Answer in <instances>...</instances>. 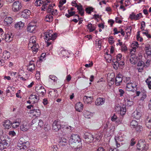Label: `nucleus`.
Instances as JSON below:
<instances>
[{
  "instance_id": "obj_1",
  "label": "nucleus",
  "mask_w": 151,
  "mask_h": 151,
  "mask_svg": "<svg viewBox=\"0 0 151 151\" xmlns=\"http://www.w3.org/2000/svg\"><path fill=\"white\" fill-rule=\"evenodd\" d=\"M81 139L78 135L72 134L69 139V144L70 146L75 149L79 148L81 146Z\"/></svg>"
},
{
  "instance_id": "obj_2",
  "label": "nucleus",
  "mask_w": 151,
  "mask_h": 151,
  "mask_svg": "<svg viewBox=\"0 0 151 151\" xmlns=\"http://www.w3.org/2000/svg\"><path fill=\"white\" fill-rule=\"evenodd\" d=\"M44 35L45 41L46 42L47 46H48L51 44L53 41L56 39L57 34L53 33L52 30H50L44 33Z\"/></svg>"
},
{
  "instance_id": "obj_3",
  "label": "nucleus",
  "mask_w": 151,
  "mask_h": 151,
  "mask_svg": "<svg viewBox=\"0 0 151 151\" xmlns=\"http://www.w3.org/2000/svg\"><path fill=\"white\" fill-rule=\"evenodd\" d=\"M36 38L35 36H32L29 40L28 48L32 50L34 53L35 54L38 50V45L36 44Z\"/></svg>"
},
{
  "instance_id": "obj_4",
  "label": "nucleus",
  "mask_w": 151,
  "mask_h": 151,
  "mask_svg": "<svg viewBox=\"0 0 151 151\" xmlns=\"http://www.w3.org/2000/svg\"><path fill=\"white\" fill-rule=\"evenodd\" d=\"M29 147V142L23 138H20L17 144V148L19 150H26Z\"/></svg>"
},
{
  "instance_id": "obj_5",
  "label": "nucleus",
  "mask_w": 151,
  "mask_h": 151,
  "mask_svg": "<svg viewBox=\"0 0 151 151\" xmlns=\"http://www.w3.org/2000/svg\"><path fill=\"white\" fill-rule=\"evenodd\" d=\"M22 7L21 2L17 1L13 3L12 5V9L14 12H17L21 9Z\"/></svg>"
},
{
  "instance_id": "obj_6",
  "label": "nucleus",
  "mask_w": 151,
  "mask_h": 151,
  "mask_svg": "<svg viewBox=\"0 0 151 151\" xmlns=\"http://www.w3.org/2000/svg\"><path fill=\"white\" fill-rule=\"evenodd\" d=\"M137 149L141 151H146L148 149L146 145V143L143 140H140L137 145Z\"/></svg>"
},
{
  "instance_id": "obj_7",
  "label": "nucleus",
  "mask_w": 151,
  "mask_h": 151,
  "mask_svg": "<svg viewBox=\"0 0 151 151\" xmlns=\"http://www.w3.org/2000/svg\"><path fill=\"white\" fill-rule=\"evenodd\" d=\"M35 91L37 94L40 96H44L46 93V91L44 87L39 85L36 86Z\"/></svg>"
},
{
  "instance_id": "obj_8",
  "label": "nucleus",
  "mask_w": 151,
  "mask_h": 151,
  "mask_svg": "<svg viewBox=\"0 0 151 151\" xmlns=\"http://www.w3.org/2000/svg\"><path fill=\"white\" fill-rule=\"evenodd\" d=\"M61 128V122L59 120H56L52 124V129L55 132L58 131Z\"/></svg>"
},
{
  "instance_id": "obj_9",
  "label": "nucleus",
  "mask_w": 151,
  "mask_h": 151,
  "mask_svg": "<svg viewBox=\"0 0 151 151\" xmlns=\"http://www.w3.org/2000/svg\"><path fill=\"white\" fill-rule=\"evenodd\" d=\"M84 138L85 142L88 143L92 142L94 139L93 135L89 133H86L84 134Z\"/></svg>"
},
{
  "instance_id": "obj_10",
  "label": "nucleus",
  "mask_w": 151,
  "mask_h": 151,
  "mask_svg": "<svg viewBox=\"0 0 151 151\" xmlns=\"http://www.w3.org/2000/svg\"><path fill=\"white\" fill-rule=\"evenodd\" d=\"M29 101L32 103V104L37 103L39 100V97L36 95L33 94L31 95L29 97Z\"/></svg>"
},
{
  "instance_id": "obj_11",
  "label": "nucleus",
  "mask_w": 151,
  "mask_h": 151,
  "mask_svg": "<svg viewBox=\"0 0 151 151\" xmlns=\"http://www.w3.org/2000/svg\"><path fill=\"white\" fill-rule=\"evenodd\" d=\"M36 28L35 24L34 22L30 23L27 27V31L31 33L33 32Z\"/></svg>"
},
{
  "instance_id": "obj_12",
  "label": "nucleus",
  "mask_w": 151,
  "mask_h": 151,
  "mask_svg": "<svg viewBox=\"0 0 151 151\" xmlns=\"http://www.w3.org/2000/svg\"><path fill=\"white\" fill-rule=\"evenodd\" d=\"M35 108L31 110L30 112L31 115L32 116L38 117L40 116L41 114V111L39 109H37Z\"/></svg>"
},
{
  "instance_id": "obj_13",
  "label": "nucleus",
  "mask_w": 151,
  "mask_h": 151,
  "mask_svg": "<svg viewBox=\"0 0 151 151\" xmlns=\"http://www.w3.org/2000/svg\"><path fill=\"white\" fill-rule=\"evenodd\" d=\"M105 99L104 98L99 97L96 99L95 102V105L97 106L103 105L105 102Z\"/></svg>"
},
{
  "instance_id": "obj_14",
  "label": "nucleus",
  "mask_w": 151,
  "mask_h": 151,
  "mask_svg": "<svg viewBox=\"0 0 151 151\" xmlns=\"http://www.w3.org/2000/svg\"><path fill=\"white\" fill-rule=\"evenodd\" d=\"M131 56L129 58L130 63L134 65L136 62L137 58L135 55L132 52H130Z\"/></svg>"
},
{
  "instance_id": "obj_15",
  "label": "nucleus",
  "mask_w": 151,
  "mask_h": 151,
  "mask_svg": "<svg viewBox=\"0 0 151 151\" xmlns=\"http://www.w3.org/2000/svg\"><path fill=\"white\" fill-rule=\"evenodd\" d=\"M142 14L139 13L137 15H135L134 13H132L130 15L129 18L131 19H135L137 20L139 19L142 16Z\"/></svg>"
},
{
  "instance_id": "obj_16",
  "label": "nucleus",
  "mask_w": 151,
  "mask_h": 151,
  "mask_svg": "<svg viewBox=\"0 0 151 151\" xmlns=\"http://www.w3.org/2000/svg\"><path fill=\"white\" fill-rule=\"evenodd\" d=\"M122 75L118 74L116 77L115 80V84L116 86H119L120 85L122 80Z\"/></svg>"
},
{
  "instance_id": "obj_17",
  "label": "nucleus",
  "mask_w": 151,
  "mask_h": 151,
  "mask_svg": "<svg viewBox=\"0 0 151 151\" xmlns=\"http://www.w3.org/2000/svg\"><path fill=\"white\" fill-rule=\"evenodd\" d=\"M35 68V65L34 61H31L29 62V64L27 67V70L28 71L32 72Z\"/></svg>"
},
{
  "instance_id": "obj_18",
  "label": "nucleus",
  "mask_w": 151,
  "mask_h": 151,
  "mask_svg": "<svg viewBox=\"0 0 151 151\" xmlns=\"http://www.w3.org/2000/svg\"><path fill=\"white\" fill-rule=\"evenodd\" d=\"M8 143L6 140H1L0 143V149L4 150L8 146Z\"/></svg>"
},
{
  "instance_id": "obj_19",
  "label": "nucleus",
  "mask_w": 151,
  "mask_h": 151,
  "mask_svg": "<svg viewBox=\"0 0 151 151\" xmlns=\"http://www.w3.org/2000/svg\"><path fill=\"white\" fill-rule=\"evenodd\" d=\"M145 66L144 63L142 61L138 62L137 65V69L139 72H141L143 70Z\"/></svg>"
},
{
  "instance_id": "obj_20",
  "label": "nucleus",
  "mask_w": 151,
  "mask_h": 151,
  "mask_svg": "<svg viewBox=\"0 0 151 151\" xmlns=\"http://www.w3.org/2000/svg\"><path fill=\"white\" fill-rule=\"evenodd\" d=\"M13 19L11 17H6L4 20V24L6 26H9L12 22Z\"/></svg>"
},
{
  "instance_id": "obj_21",
  "label": "nucleus",
  "mask_w": 151,
  "mask_h": 151,
  "mask_svg": "<svg viewBox=\"0 0 151 151\" xmlns=\"http://www.w3.org/2000/svg\"><path fill=\"white\" fill-rule=\"evenodd\" d=\"M30 10L26 9L23 11L21 15L22 17L25 18H27L30 14Z\"/></svg>"
},
{
  "instance_id": "obj_22",
  "label": "nucleus",
  "mask_w": 151,
  "mask_h": 151,
  "mask_svg": "<svg viewBox=\"0 0 151 151\" xmlns=\"http://www.w3.org/2000/svg\"><path fill=\"white\" fill-rule=\"evenodd\" d=\"M145 123L146 127L149 129H151V114L147 118Z\"/></svg>"
},
{
  "instance_id": "obj_23",
  "label": "nucleus",
  "mask_w": 151,
  "mask_h": 151,
  "mask_svg": "<svg viewBox=\"0 0 151 151\" xmlns=\"http://www.w3.org/2000/svg\"><path fill=\"white\" fill-rule=\"evenodd\" d=\"M75 109L76 110L79 112H81L83 108V105L81 102H79L75 105Z\"/></svg>"
},
{
  "instance_id": "obj_24",
  "label": "nucleus",
  "mask_w": 151,
  "mask_h": 151,
  "mask_svg": "<svg viewBox=\"0 0 151 151\" xmlns=\"http://www.w3.org/2000/svg\"><path fill=\"white\" fill-rule=\"evenodd\" d=\"M24 26V23L20 21L15 24L14 27L17 29H22Z\"/></svg>"
},
{
  "instance_id": "obj_25",
  "label": "nucleus",
  "mask_w": 151,
  "mask_h": 151,
  "mask_svg": "<svg viewBox=\"0 0 151 151\" xmlns=\"http://www.w3.org/2000/svg\"><path fill=\"white\" fill-rule=\"evenodd\" d=\"M116 109L118 111H119V110L120 114L121 115H123L125 114L126 110L125 107H121L119 106H117Z\"/></svg>"
},
{
  "instance_id": "obj_26",
  "label": "nucleus",
  "mask_w": 151,
  "mask_h": 151,
  "mask_svg": "<svg viewBox=\"0 0 151 151\" xmlns=\"http://www.w3.org/2000/svg\"><path fill=\"white\" fill-rule=\"evenodd\" d=\"M83 101L86 103H91L92 102L93 98L91 96H85L83 97Z\"/></svg>"
},
{
  "instance_id": "obj_27",
  "label": "nucleus",
  "mask_w": 151,
  "mask_h": 151,
  "mask_svg": "<svg viewBox=\"0 0 151 151\" xmlns=\"http://www.w3.org/2000/svg\"><path fill=\"white\" fill-rule=\"evenodd\" d=\"M12 124L10 121L6 120L4 122L3 126L5 129H9L11 127Z\"/></svg>"
},
{
  "instance_id": "obj_28",
  "label": "nucleus",
  "mask_w": 151,
  "mask_h": 151,
  "mask_svg": "<svg viewBox=\"0 0 151 151\" xmlns=\"http://www.w3.org/2000/svg\"><path fill=\"white\" fill-rule=\"evenodd\" d=\"M141 115V113L139 112L136 111L133 113L132 114V116L133 119L139 120L140 119Z\"/></svg>"
},
{
  "instance_id": "obj_29",
  "label": "nucleus",
  "mask_w": 151,
  "mask_h": 151,
  "mask_svg": "<svg viewBox=\"0 0 151 151\" xmlns=\"http://www.w3.org/2000/svg\"><path fill=\"white\" fill-rule=\"evenodd\" d=\"M28 126L27 123H23L20 126V129L23 131H26L27 130Z\"/></svg>"
},
{
  "instance_id": "obj_30",
  "label": "nucleus",
  "mask_w": 151,
  "mask_h": 151,
  "mask_svg": "<svg viewBox=\"0 0 151 151\" xmlns=\"http://www.w3.org/2000/svg\"><path fill=\"white\" fill-rule=\"evenodd\" d=\"M145 49L146 53L148 55H151V45L149 44L146 45Z\"/></svg>"
},
{
  "instance_id": "obj_31",
  "label": "nucleus",
  "mask_w": 151,
  "mask_h": 151,
  "mask_svg": "<svg viewBox=\"0 0 151 151\" xmlns=\"http://www.w3.org/2000/svg\"><path fill=\"white\" fill-rule=\"evenodd\" d=\"M36 122L35 119H34L32 120L31 123V127L33 130H35L36 129L38 128V125H37V122Z\"/></svg>"
},
{
  "instance_id": "obj_32",
  "label": "nucleus",
  "mask_w": 151,
  "mask_h": 151,
  "mask_svg": "<svg viewBox=\"0 0 151 151\" xmlns=\"http://www.w3.org/2000/svg\"><path fill=\"white\" fill-rule=\"evenodd\" d=\"M13 36L12 35L7 34L5 35L4 40L6 42H9L12 40Z\"/></svg>"
},
{
  "instance_id": "obj_33",
  "label": "nucleus",
  "mask_w": 151,
  "mask_h": 151,
  "mask_svg": "<svg viewBox=\"0 0 151 151\" xmlns=\"http://www.w3.org/2000/svg\"><path fill=\"white\" fill-rule=\"evenodd\" d=\"M50 2V0H46L45 1H43V5L41 8V10L45 11V10L47 8V5L48 3H49Z\"/></svg>"
},
{
  "instance_id": "obj_34",
  "label": "nucleus",
  "mask_w": 151,
  "mask_h": 151,
  "mask_svg": "<svg viewBox=\"0 0 151 151\" xmlns=\"http://www.w3.org/2000/svg\"><path fill=\"white\" fill-rule=\"evenodd\" d=\"M114 139L115 142H121L124 140V138L122 137L121 135L115 136Z\"/></svg>"
},
{
  "instance_id": "obj_35",
  "label": "nucleus",
  "mask_w": 151,
  "mask_h": 151,
  "mask_svg": "<svg viewBox=\"0 0 151 151\" xmlns=\"http://www.w3.org/2000/svg\"><path fill=\"white\" fill-rule=\"evenodd\" d=\"M20 124V121L19 120H16L13 122L12 127L14 128L18 127Z\"/></svg>"
},
{
  "instance_id": "obj_36",
  "label": "nucleus",
  "mask_w": 151,
  "mask_h": 151,
  "mask_svg": "<svg viewBox=\"0 0 151 151\" xmlns=\"http://www.w3.org/2000/svg\"><path fill=\"white\" fill-rule=\"evenodd\" d=\"M45 20L46 22H51L53 21V17L51 15L48 14L46 16Z\"/></svg>"
},
{
  "instance_id": "obj_37",
  "label": "nucleus",
  "mask_w": 151,
  "mask_h": 151,
  "mask_svg": "<svg viewBox=\"0 0 151 151\" xmlns=\"http://www.w3.org/2000/svg\"><path fill=\"white\" fill-rule=\"evenodd\" d=\"M10 53L8 51H5L3 52L2 57L5 59L6 60L8 59L10 57Z\"/></svg>"
},
{
  "instance_id": "obj_38",
  "label": "nucleus",
  "mask_w": 151,
  "mask_h": 151,
  "mask_svg": "<svg viewBox=\"0 0 151 151\" xmlns=\"http://www.w3.org/2000/svg\"><path fill=\"white\" fill-rule=\"evenodd\" d=\"M132 46H134L133 47V49L131 52H135L136 51V49L137 48L139 47V44L138 42H133L132 44Z\"/></svg>"
},
{
  "instance_id": "obj_39",
  "label": "nucleus",
  "mask_w": 151,
  "mask_h": 151,
  "mask_svg": "<svg viewBox=\"0 0 151 151\" xmlns=\"http://www.w3.org/2000/svg\"><path fill=\"white\" fill-rule=\"evenodd\" d=\"M83 115L86 118H90L91 117L92 114L91 112L88 111H84L83 112Z\"/></svg>"
},
{
  "instance_id": "obj_40",
  "label": "nucleus",
  "mask_w": 151,
  "mask_h": 151,
  "mask_svg": "<svg viewBox=\"0 0 151 151\" xmlns=\"http://www.w3.org/2000/svg\"><path fill=\"white\" fill-rule=\"evenodd\" d=\"M112 62V65H113L114 68L115 69H117L118 67L119 66V62L114 60H113Z\"/></svg>"
},
{
  "instance_id": "obj_41",
  "label": "nucleus",
  "mask_w": 151,
  "mask_h": 151,
  "mask_svg": "<svg viewBox=\"0 0 151 151\" xmlns=\"http://www.w3.org/2000/svg\"><path fill=\"white\" fill-rule=\"evenodd\" d=\"M138 122L134 120L132 121L130 123L131 127L132 128H135L136 127H137L138 125Z\"/></svg>"
},
{
  "instance_id": "obj_42",
  "label": "nucleus",
  "mask_w": 151,
  "mask_h": 151,
  "mask_svg": "<svg viewBox=\"0 0 151 151\" xmlns=\"http://www.w3.org/2000/svg\"><path fill=\"white\" fill-rule=\"evenodd\" d=\"M66 139L64 138H61L59 142V145H64L67 143Z\"/></svg>"
},
{
  "instance_id": "obj_43",
  "label": "nucleus",
  "mask_w": 151,
  "mask_h": 151,
  "mask_svg": "<svg viewBox=\"0 0 151 151\" xmlns=\"http://www.w3.org/2000/svg\"><path fill=\"white\" fill-rule=\"evenodd\" d=\"M35 119L36 122H37V125H38L37 127L38 128L41 127L43 126V122L42 120H38L37 119Z\"/></svg>"
},
{
  "instance_id": "obj_44",
  "label": "nucleus",
  "mask_w": 151,
  "mask_h": 151,
  "mask_svg": "<svg viewBox=\"0 0 151 151\" xmlns=\"http://www.w3.org/2000/svg\"><path fill=\"white\" fill-rule=\"evenodd\" d=\"M77 9L79 11V13L80 14L81 16H83L84 14V10L82 7V6L81 5L78 6L77 8Z\"/></svg>"
},
{
  "instance_id": "obj_45",
  "label": "nucleus",
  "mask_w": 151,
  "mask_h": 151,
  "mask_svg": "<svg viewBox=\"0 0 151 151\" xmlns=\"http://www.w3.org/2000/svg\"><path fill=\"white\" fill-rule=\"evenodd\" d=\"M146 92L144 91L142 92L141 94V97L140 100L141 101H143L147 97Z\"/></svg>"
},
{
  "instance_id": "obj_46",
  "label": "nucleus",
  "mask_w": 151,
  "mask_h": 151,
  "mask_svg": "<svg viewBox=\"0 0 151 151\" xmlns=\"http://www.w3.org/2000/svg\"><path fill=\"white\" fill-rule=\"evenodd\" d=\"M136 131L137 133H139L141 132L143 129L142 126L140 125H137V127H135Z\"/></svg>"
},
{
  "instance_id": "obj_47",
  "label": "nucleus",
  "mask_w": 151,
  "mask_h": 151,
  "mask_svg": "<svg viewBox=\"0 0 151 151\" xmlns=\"http://www.w3.org/2000/svg\"><path fill=\"white\" fill-rule=\"evenodd\" d=\"M151 77H149L145 81V82L147 84L149 89H151V80H150Z\"/></svg>"
},
{
  "instance_id": "obj_48",
  "label": "nucleus",
  "mask_w": 151,
  "mask_h": 151,
  "mask_svg": "<svg viewBox=\"0 0 151 151\" xmlns=\"http://www.w3.org/2000/svg\"><path fill=\"white\" fill-rule=\"evenodd\" d=\"M101 41L99 40L96 43V47L98 50H100L101 48Z\"/></svg>"
},
{
  "instance_id": "obj_49",
  "label": "nucleus",
  "mask_w": 151,
  "mask_h": 151,
  "mask_svg": "<svg viewBox=\"0 0 151 151\" xmlns=\"http://www.w3.org/2000/svg\"><path fill=\"white\" fill-rule=\"evenodd\" d=\"M126 89L127 91H131L133 90L131 82L127 84Z\"/></svg>"
},
{
  "instance_id": "obj_50",
  "label": "nucleus",
  "mask_w": 151,
  "mask_h": 151,
  "mask_svg": "<svg viewBox=\"0 0 151 151\" xmlns=\"http://www.w3.org/2000/svg\"><path fill=\"white\" fill-rule=\"evenodd\" d=\"M88 28L89 29L90 32H92L95 29V28L94 26H92V25L91 24H89L87 26Z\"/></svg>"
},
{
  "instance_id": "obj_51",
  "label": "nucleus",
  "mask_w": 151,
  "mask_h": 151,
  "mask_svg": "<svg viewBox=\"0 0 151 151\" xmlns=\"http://www.w3.org/2000/svg\"><path fill=\"white\" fill-rule=\"evenodd\" d=\"M105 58L108 63H110L111 62L112 57L110 55L107 54L105 55Z\"/></svg>"
},
{
  "instance_id": "obj_52",
  "label": "nucleus",
  "mask_w": 151,
  "mask_h": 151,
  "mask_svg": "<svg viewBox=\"0 0 151 151\" xmlns=\"http://www.w3.org/2000/svg\"><path fill=\"white\" fill-rule=\"evenodd\" d=\"M123 81L126 83V84H129L131 82V78L130 77H124L123 78Z\"/></svg>"
},
{
  "instance_id": "obj_53",
  "label": "nucleus",
  "mask_w": 151,
  "mask_h": 151,
  "mask_svg": "<svg viewBox=\"0 0 151 151\" xmlns=\"http://www.w3.org/2000/svg\"><path fill=\"white\" fill-rule=\"evenodd\" d=\"M93 8L91 7L86 8V11L87 13L89 14H91L92 12H93Z\"/></svg>"
},
{
  "instance_id": "obj_54",
  "label": "nucleus",
  "mask_w": 151,
  "mask_h": 151,
  "mask_svg": "<svg viewBox=\"0 0 151 151\" xmlns=\"http://www.w3.org/2000/svg\"><path fill=\"white\" fill-rule=\"evenodd\" d=\"M68 14H66L65 15V16L68 17H69L70 16L73 15L75 14V12H70V11L68 10Z\"/></svg>"
},
{
  "instance_id": "obj_55",
  "label": "nucleus",
  "mask_w": 151,
  "mask_h": 151,
  "mask_svg": "<svg viewBox=\"0 0 151 151\" xmlns=\"http://www.w3.org/2000/svg\"><path fill=\"white\" fill-rule=\"evenodd\" d=\"M125 102L127 103V105L129 106H130L133 104V102L129 99H126L125 100Z\"/></svg>"
},
{
  "instance_id": "obj_56",
  "label": "nucleus",
  "mask_w": 151,
  "mask_h": 151,
  "mask_svg": "<svg viewBox=\"0 0 151 151\" xmlns=\"http://www.w3.org/2000/svg\"><path fill=\"white\" fill-rule=\"evenodd\" d=\"M43 1L41 0H36L35 2V5L39 6H40L41 4H43Z\"/></svg>"
},
{
  "instance_id": "obj_57",
  "label": "nucleus",
  "mask_w": 151,
  "mask_h": 151,
  "mask_svg": "<svg viewBox=\"0 0 151 151\" xmlns=\"http://www.w3.org/2000/svg\"><path fill=\"white\" fill-rule=\"evenodd\" d=\"M61 53L63 56H66L67 57L68 55V52L65 50H62L61 51Z\"/></svg>"
},
{
  "instance_id": "obj_58",
  "label": "nucleus",
  "mask_w": 151,
  "mask_h": 151,
  "mask_svg": "<svg viewBox=\"0 0 151 151\" xmlns=\"http://www.w3.org/2000/svg\"><path fill=\"white\" fill-rule=\"evenodd\" d=\"M49 77L50 79L55 82L57 81V78L54 75H50L49 76Z\"/></svg>"
},
{
  "instance_id": "obj_59",
  "label": "nucleus",
  "mask_w": 151,
  "mask_h": 151,
  "mask_svg": "<svg viewBox=\"0 0 151 151\" xmlns=\"http://www.w3.org/2000/svg\"><path fill=\"white\" fill-rule=\"evenodd\" d=\"M53 6L52 5H50L48 6V8L47 9V12L48 13H51L52 11L53 10Z\"/></svg>"
},
{
  "instance_id": "obj_60",
  "label": "nucleus",
  "mask_w": 151,
  "mask_h": 151,
  "mask_svg": "<svg viewBox=\"0 0 151 151\" xmlns=\"http://www.w3.org/2000/svg\"><path fill=\"white\" fill-rule=\"evenodd\" d=\"M122 57V55L120 54H118L117 56H116V61H117L118 62L120 60L121 58Z\"/></svg>"
},
{
  "instance_id": "obj_61",
  "label": "nucleus",
  "mask_w": 151,
  "mask_h": 151,
  "mask_svg": "<svg viewBox=\"0 0 151 151\" xmlns=\"http://www.w3.org/2000/svg\"><path fill=\"white\" fill-rule=\"evenodd\" d=\"M9 134L10 136L13 137L16 135V134L14 131H10L9 132Z\"/></svg>"
},
{
  "instance_id": "obj_62",
  "label": "nucleus",
  "mask_w": 151,
  "mask_h": 151,
  "mask_svg": "<svg viewBox=\"0 0 151 151\" xmlns=\"http://www.w3.org/2000/svg\"><path fill=\"white\" fill-rule=\"evenodd\" d=\"M141 27H140L141 29L144 30V28L145 26V23L144 21H142L141 23Z\"/></svg>"
},
{
  "instance_id": "obj_63",
  "label": "nucleus",
  "mask_w": 151,
  "mask_h": 151,
  "mask_svg": "<svg viewBox=\"0 0 151 151\" xmlns=\"http://www.w3.org/2000/svg\"><path fill=\"white\" fill-rule=\"evenodd\" d=\"M117 118V116L115 114H114L111 116V120L113 122L115 121L116 120Z\"/></svg>"
},
{
  "instance_id": "obj_64",
  "label": "nucleus",
  "mask_w": 151,
  "mask_h": 151,
  "mask_svg": "<svg viewBox=\"0 0 151 151\" xmlns=\"http://www.w3.org/2000/svg\"><path fill=\"white\" fill-rule=\"evenodd\" d=\"M121 49L122 51H125L127 50V47L124 45L121 47Z\"/></svg>"
}]
</instances>
